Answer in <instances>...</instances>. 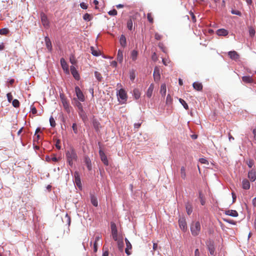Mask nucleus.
<instances>
[{"label": "nucleus", "mask_w": 256, "mask_h": 256, "mask_svg": "<svg viewBox=\"0 0 256 256\" xmlns=\"http://www.w3.org/2000/svg\"><path fill=\"white\" fill-rule=\"evenodd\" d=\"M66 157L67 162L70 166L73 165L74 162L78 158L75 150L72 148L67 150Z\"/></svg>", "instance_id": "1"}, {"label": "nucleus", "mask_w": 256, "mask_h": 256, "mask_svg": "<svg viewBox=\"0 0 256 256\" xmlns=\"http://www.w3.org/2000/svg\"><path fill=\"white\" fill-rule=\"evenodd\" d=\"M201 230L200 224L198 221L193 222L190 225V231L194 236H198Z\"/></svg>", "instance_id": "2"}, {"label": "nucleus", "mask_w": 256, "mask_h": 256, "mask_svg": "<svg viewBox=\"0 0 256 256\" xmlns=\"http://www.w3.org/2000/svg\"><path fill=\"white\" fill-rule=\"evenodd\" d=\"M117 95L120 102L124 104L126 101L127 95L126 91L124 89H120L117 92Z\"/></svg>", "instance_id": "3"}, {"label": "nucleus", "mask_w": 256, "mask_h": 256, "mask_svg": "<svg viewBox=\"0 0 256 256\" xmlns=\"http://www.w3.org/2000/svg\"><path fill=\"white\" fill-rule=\"evenodd\" d=\"M60 98H61V100H62V106H63L64 108V110L68 112L69 113L70 112V106L69 103L67 101L66 98H64V96L60 95Z\"/></svg>", "instance_id": "4"}, {"label": "nucleus", "mask_w": 256, "mask_h": 256, "mask_svg": "<svg viewBox=\"0 0 256 256\" xmlns=\"http://www.w3.org/2000/svg\"><path fill=\"white\" fill-rule=\"evenodd\" d=\"M74 182L76 184V186L80 189L82 188V183L80 180V174L78 172H75L74 173Z\"/></svg>", "instance_id": "5"}, {"label": "nucleus", "mask_w": 256, "mask_h": 256, "mask_svg": "<svg viewBox=\"0 0 256 256\" xmlns=\"http://www.w3.org/2000/svg\"><path fill=\"white\" fill-rule=\"evenodd\" d=\"M111 230L113 239L118 240V232L116 224L114 222H111Z\"/></svg>", "instance_id": "6"}, {"label": "nucleus", "mask_w": 256, "mask_h": 256, "mask_svg": "<svg viewBox=\"0 0 256 256\" xmlns=\"http://www.w3.org/2000/svg\"><path fill=\"white\" fill-rule=\"evenodd\" d=\"M154 78L156 82H158L160 78V70L158 67L156 66L154 72Z\"/></svg>", "instance_id": "7"}, {"label": "nucleus", "mask_w": 256, "mask_h": 256, "mask_svg": "<svg viewBox=\"0 0 256 256\" xmlns=\"http://www.w3.org/2000/svg\"><path fill=\"white\" fill-rule=\"evenodd\" d=\"M75 91L78 99L81 102H84V96L80 88L78 86H76L75 88Z\"/></svg>", "instance_id": "8"}, {"label": "nucleus", "mask_w": 256, "mask_h": 256, "mask_svg": "<svg viewBox=\"0 0 256 256\" xmlns=\"http://www.w3.org/2000/svg\"><path fill=\"white\" fill-rule=\"evenodd\" d=\"M179 226L182 230L186 231L187 230V224L184 218H180L178 220Z\"/></svg>", "instance_id": "9"}, {"label": "nucleus", "mask_w": 256, "mask_h": 256, "mask_svg": "<svg viewBox=\"0 0 256 256\" xmlns=\"http://www.w3.org/2000/svg\"><path fill=\"white\" fill-rule=\"evenodd\" d=\"M60 64L63 70L66 74H69L68 66L64 58L60 59Z\"/></svg>", "instance_id": "10"}, {"label": "nucleus", "mask_w": 256, "mask_h": 256, "mask_svg": "<svg viewBox=\"0 0 256 256\" xmlns=\"http://www.w3.org/2000/svg\"><path fill=\"white\" fill-rule=\"evenodd\" d=\"M70 72L76 80H78L80 79L79 74L74 66H70Z\"/></svg>", "instance_id": "11"}, {"label": "nucleus", "mask_w": 256, "mask_h": 256, "mask_svg": "<svg viewBox=\"0 0 256 256\" xmlns=\"http://www.w3.org/2000/svg\"><path fill=\"white\" fill-rule=\"evenodd\" d=\"M40 18H41L43 26L44 27L48 26V24H49V22L48 20L47 16L44 13H42L40 14Z\"/></svg>", "instance_id": "12"}, {"label": "nucleus", "mask_w": 256, "mask_h": 256, "mask_svg": "<svg viewBox=\"0 0 256 256\" xmlns=\"http://www.w3.org/2000/svg\"><path fill=\"white\" fill-rule=\"evenodd\" d=\"M248 178L251 182H254L256 180V171L254 170H250L248 173Z\"/></svg>", "instance_id": "13"}, {"label": "nucleus", "mask_w": 256, "mask_h": 256, "mask_svg": "<svg viewBox=\"0 0 256 256\" xmlns=\"http://www.w3.org/2000/svg\"><path fill=\"white\" fill-rule=\"evenodd\" d=\"M99 153L102 161L104 162V164L105 165L108 166V162L106 156L105 155L104 152L102 150H100Z\"/></svg>", "instance_id": "14"}, {"label": "nucleus", "mask_w": 256, "mask_h": 256, "mask_svg": "<svg viewBox=\"0 0 256 256\" xmlns=\"http://www.w3.org/2000/svg\"><path fill=\"white\" fill-rule=\"evenodd\" d=\"M154 89V86L152 84L148 87L146 93V96L148 98H150L152 96Z\"/></svg>", "instance_id": "15"}, {"label": "nucleus", "mask_w": 256, "mask_h": 256, "mask_svg": "<svg viewBox=\"0 0 256 256\" xmlns=\"http://www.w3.org/2000/svg\"><path fill=\"white\" fill-rule=\"evenodd\" d=\"M228 33V31L224 28L218 29L216 31V34L219 36H226Z\"/></svg>", "instance_id": "16"}, {"label": "nucleus", "mask_w": 256, "mask_h": 256, "mask_svg": "<svg viewBox=\"0 0 256 256\" xmlns=\"http://www.w3.org/2000/svg\"><path fill=\"white\" fill-rule=\"evenodd\" d=\"M225 214L230 216L236 217L238 216V212L235 210H228L226 211Z\"/></svg>", "instance_id": "17"}, {"label": "nucleus", "mask_w": 256, "mask_h": 256, "mask_svg": "<svg viewBox=\"0 0 256 256\" xmlns=\"http://www.w3.org/2000/svg\"><path fill=\"white\" fill-rule=\"evenodd\" d=\"M166 86L165 84H162L160 86V94L162 96H164L166 94Z\"/></svg>", "instance_id": "18"}, {"label": "nucleus", "mask_w": 256, "mask_h": 256, "mask_svg": "<svg viewBox=\"0 0 256 256\" xmlns=\"http://www.w3.org/2000/svg\"><path fill=\"white\" fill-rule=\"evenodd\" d=\"M125 241L126 245V248L125 250V252L128 255H130V253L128 250L132 248V245L126 238H125Z\"/></svg>", "instance_id": "19"}, {"label": "nucleus", "mask_w": 256, "mask_h": 256, "mask_svg": "<svg viewBox=\"0 0 256 256\" xmlns=\"http://www.w3.org/2000/svg\"><path fill=\"white\" fill-rule=\"evenodd\" d=\"M229 56L233 60H237L238 58V53L235 51H231L228 52Z\"/></svg>", "instance_id": "20"}, {"label": "nucleus", "mask_w": 256, "mask_h": 256, "mask_svg": "<svg viewBox=\"0 0 256 256\" xmlns=\"http://www.w3.org/2000/svg\"><path fill=\"white\" fill-rule=\"evenodd\" d=\"M242 188L245 190H248L250 188V183L247 180H244L242 182Z\"/></svg>", "instance_id": "21"}, {"label": "nucleus", "mask_w": 256, "mask_h": 256, "mask_svg": "<svg viewBox=\"0 0 256 256\" xmlns=\"http://www.w3.org/2000/svg\"><path fill=\"white\" fill-rule=\"evenodd\" d=\"M120 44L122 47H125L126 44V38L125 36L123 34L121 35L120 38Z\"/></svg>", "instance_id": "22"}, {"label": "nucleus", "mask_w": 256, "mask_h": 256, "mask_svg": "<svg viewBox=\"0 0 256 256\" xmlns=\"http://www.w3.org/2000/svg\"><path fill=\"white\" fill-rule=\"evenodd\" d=\"M84 162L86 163L88 170H91V169H92L91 160L88 156H86L84 158Z\"/></svg>", "instance_id": "23"}, {"label": "nucleus", "mask_w": 256, "mask_h": 256, "mask_svg": "<svg viewBox=\"0 0 256 256\" xmlns=\"http://www.w3.org/2000/svg\"><path fill=\"white\" fill-rule=\"evenodd\" d=\"M138 56V52L136 50H132L130 53V58L133 61L136 60Z\"/></svg>", "instance_id": "24"}, {"label": "nucleus", "mask_w": 256, "mask_h": 256, "mask_svg": "<svg viewBox=\"0 0 256 256\" xmlns=\"http://www.w3.org/2000/svg\"><path fill=\"white\" fill-rule=\"evenodd\" d=\"M117 60L122 62L123 60V52L121 50H118L117 55Z\"/></svg>", "instance_id": "25"}, {"label": "nucleus", "mask_w": 256, "mask_h": 256, "mask_svg": "<svg viewBox=\"0 0 256 256\" xmlns=\"http://www.w3.org/2000/svg\"><path fill=\"white\" fill-rule=\"evenodd\" d=\"M132 94L136 100L138 99L140 96V92L138 88H134L133 90Z\"/></svg>", "instance_id": "26"}, {"label": "nucleus", "mask_w": 256, "mask_h": 256, "mask_svg": "<svg viewBox=\"0 0 256 256\" xmlns=\"http://www.w3.org/2000/svg\"><path fill=\"white\" fill-rule=\"evenodd\" d=\"M194 88L197 90H200L202 88V86L201 83L194 82L193 83Z\"/></svg>", "instance_id": "27"}, {"label": "nucleus", "mask_w": 256, "mask_h": 256, "mask_svg": "<svg viewBox=\"0 0 256 256\" xmlns=\"http://www.w3.org/2000/svg\"><path fill=\"white\" fill-rule=\"evenodd\" d=\"M242 81L246 83H252L253 80L250 76H244L242 77Z\"/></svg>", "instance_id": "28"}, {"label": "nucleus", "mask_w": 256, "mask_h": 256, "mask_svg": "<svg viewBox=\"0 0 256 256\" xmlns=\"http://www.w3.org/2000/svg\"><path fill=\"white\" fill-rule=\"evenodd\" d=\"M186 208L187 212V214L190 215L192 214V206L190 204H186Z\"/></svg>", "instance_id": "29"}, {"label": "nucleus", "mask_w": 256, "mask_h": 256, "mask_svg": "<svg viewBox=\"0 0 256 256\" xmlns=\"http://www.w3.org/2000/svg\"><path fill=\"white\" fill-rule=\"evenodd\" d=\"M90 201L92 204L94 206H97L98 205V202L97 201L96 198L93 195H92L90 196Z\"/></svg>", "instance_id": "30"}, {"label": "nucleus", "mask_w": 256, "mask_h": 256, "mask_svg": "<svg viewBox=\"0 0 256 256\" xmlns=\"http://www.w3.org/2000/svg\"><path fill=\"white\" fill-rule=\"evenodd\" d=\"M180 176H181L182 178L184 180L186 178V168L184 166L181 167Z\"/></svg>", "instance_id": "31"}, {"label": "nucleus", "mask_w": 256, "mask_h": 256, "mask_svg": "<svg viewBox=\"0 0 256 256\" xmlns=\"http://www.w3.org/2000/svg\"><path fill=\"white\" fill-rule=\"evenodd\" d=\"M118 246L119 250L121 251H123L124 244L122 240H118Z\"/></svg>", "instance_id": "32"}, {"label": "nucleus", "mask_w": 256, "mask_h": 256, "mask_svg": "<svg viewBox=\"0 0 256 256\" xmlns=\"http://www.w3.org/2000/svg\"><path fill=\"white\" fill-rule=\"evenodd\" d=\"M92 16L86 13L83 16V18L86 21H90L92 19Z\"/></svg>", "instance_id": "33"}, {"label": "nucleus", "mask_w": 256, "mask_h": 256, "mask_svg": "<svg viewBox=\"0 0 256 256\" xmlns=\"http://www.w3.org/2000/svg\"><path fill=\"white\" fill-rule=\"evenodd\" d=\"M199 198L200 199V202L202 205H204L205 204L206 202L205 200H204V196L202 192H199Z\"/></svg>", "instance_id": "34"}, {"label": "nucleus", "mask_w": 256, "mask_h": 256, "mask_svg": "<svg viewBox=\"0 0 256 256\" xmlns=\"http://www.w3.org/2000/svg\"><path fill=\"white\" fill-rule=\"evenodd\" d=\"M45 41H46V46L48 50H50L52 48V46H51V43H50V39L48 38H46Z\"/></svg>", "instance_id": "35"}, {"label": "nucleus", "mask_w": 256, "mask_h": 256, "mask_svg": "<svg viewBox=\"0 0 256 256\" xmlns=\"http://www.w3.org/2000/svg\"><path fill=\"white\" fill-rule=\"evenodd\" d=\"M179 102H180L183 106L184 108L186 110H188V104L186 103V102L182 98H179Z\"/></svg>", "instance_id": "36"}, {"label": "nucleus", "mask_w": 256, "mask_h": 256, "mask_svg": "<svg viewBox=\"0 0 256 256\" xmlns=\"http://www.w3.org/2000/svg\"><path fill=\"white\" fill-rule=\"evenodd\" d=\"M172 98L171 97L170 94H168V96H166V104L170 105V104H172Z\"/></svg>", "instance_id": "37"}, {"label": "nucleus", "mask_w": 256, "mask_h": 256, "mask_svg": "<svg viewBox=\"0 0 256 256\" xmlns=\"http://www.w3.org/2000/svg\"><path fill=\"white\" fill-rule=\"evenodd\" d=\"M91 50H92V54L94 56H98L100 54V52H98L97 50H95L94 49V47H91Z\"/></svg>", "instance_id": "38"}, {"label": "nucleus", "mask_w": 256, "mask_h": 256, "mask_svg": "<svg viewBox=\"0 0 256 256\" xmlns=\"http://www.w3.org/2000/svg\"><path fill=\"white\" fill-rule=\"evenodd\" d=\"M79 114L80 117L82 118V120L84 122L86 119V116L84 112H83L82 110H80Z\"/></svg>", "instance_id": "39"}, {"label": "nucleus", "mask_w": 256, "mask_h": 256, "mask_svg": "<svg viewBox=\"0 0 256 256\" xmlns=\"http://www.w3.org/2000/svg\"><path fill=\"white\" fill-rule=\"evenodd\" d=\"M12 104L14 108H18L20 106L19 101L18 100L15 99L12 100Z\"/></svg>", "instance_id": "40"}, {"label": "nucleus", "mask_w": 256, "mask_h": 256, "mask_svg": "<svg viewBox=\"0 0 256 256\" xmlns=\"http://www.w3.org/2000/svg\"><path fill=\"white\" fill-rule=\"evenodd\" d=\"M8 30L6 28H3L0 30V34L2 35L6 34L8 32Z\"/></svg>", "instance_id": "41"}, {"label": "nucleus", "mask_w": 256, "mask_h": 256, "mask_svg": "<svg viewBox=\"0 0 256 256\" xmlns=\"http://www.w3.org/2000/svg\"><path fill=\"white\" fill-rule=\"evenodd\" d=\"M94 76L96 77V78L98 80V81H100L102 80V76H101V74L100 72H94Z\"/></svg>", "instance_id": "42"}, {"label": "nucleus", "mask_w": 256, "mask_h": 256, "mask_svg": "<svg viewBox=\"0 0 256 256\" xmlns=\"http://www.w3.org/2000/svg\"><path fill=\"white\" fill-rule=\"evenodd\" d=\"M50 124L52 127H54L56 126V122L52 116H50Z\"/></svg>", "instance_id": "43"}, {"label": "nucleus", "mask_w": 256, "mask_h": 256, "mask_svg": "<svg viewBox=\"0 0 256 256\" xmlns=\"http://www.w3.org/2000/svg\"><path fill=\"white\" fill-rule=\"evenodd\" d=\"M208 250L212 255H214V248L212 245L208 246Z\"/></svg>", "instance_id": "44"}, {"label": "nucleus", "mask_w": 256, "mask_h": 256, "mask_svg": "<svg viewBox=\"0 0 256 256\" xmlns=\"http://www.w3.org/2000/svg\"><path fill=\"white\" fill-rule=\"evenodd\" d=\"M127 26L128 30H132V22L131 20H130L128 22Z\"/></svg>", "instance_id": "45"}, {"label": "nucleus", "mask_w": 256, "mask_h": 256, "mask_svg": "<svg viewBox=\"0 0 256 256\" xmlns=\"http://www.w3.org/2000/svg\"><path fill=\"white\" fill-rule=\"evenodd\" d=\"M70 60L72 64H74L76 62V60L74 56H70Z\"/></svg>", "instance_id": "46"}, {"label": "nucleus", "mask_w": 256, "mask_h": 256, "mask_svg": "<svg viewBox=\"0 0 256 256\" xmlns=\"http://www.w3.org/2000/svg\"><path fill=\"white\" fill-rule=\"evenodd\" d=\"M199 162L201 164H208V161L204 158H200L199 159Z\"/></svg>", "instance_id": "47"}, {"label": "nucleus", "mask_w": 256, "mask_h": 256, "mask_svg": "<svg viewBox=\"0 0 256 256\" xmlns=\"http://www.w3.org/2000/svg\"><path fill=\"white\" fill-rule=\"evenodd\" d=\"M108 14L110 16H114L117 14V11L116 10L114 9L112 10L109 11L108 12Z\"/></svg>", "instance_id": "48"}, {"label": "nucleus", "mask_w": 256, "mask_h": 256, "mask_svg": "<svg viewBox=\"0 0 256 256\" xmlns=\"http://www.w3.org/2000/svg\"><path fill=\"white\" fill-rule=\"evenodd\" d=\"M158 246L156 243L153 244L152 246V255H154V251L156 250L158 248Z\"/></svg>", "instance_id": "49"}, {"label": "nucleus", "mask_w": 256, "mask_h": 256, "mask_svg": "<svg viewBox=\"0 0 256 256\" xmlns=\"http://www.w3.org/2000/svg\"><path fill=\"white\" fill-rule=\"evenodd\" d=\"M249 34L251 37H252L254 36L255 34V30L254 28H250L249 29Z\"/></svg>", "instance_id": "50"}, {"label": "nucleus", "mask_w": 256, "mask_h": 256, "mask_svg": "<svg viewBox=\"0 0 256 256\" xmlns=\"http://www.w3.org/2000/svg\"><path fill=\"white\" fill-rule=\"evenodd\" d=\"M8 100L9 102H11L12 100V96L11 93L9 92L6 94Z\"/></svg>", "instance_id": "51"}, {"label": "nucleus", "mask_w": 256, "mask_h": 256, "mask_svg": "<svg viewBox=\"0 0 256 256\" xmlns=\"http://www.w3.org/2000/svg\"><path fill=\"white\" fill-rule=\"evenodd\" d=\"M158 46L162 50V51L164 52H166V48H164V44L162 43H161V42L159 43L158 44Z\"/></svg>", "instance_id": "52"}, {"label": "nucleus", "mask_w": 256, "mask_h": 256, "mask_svg": "<svg viewBox=\"0 0 256 256\" xmlns=\"http://www.w3.org/2000/svg\"><path fill=\"white\" fill-rule=\"evenodd\" d=\"M247 164L249 168H252V166L254 165L253 160H248V161L247 162Z\"/></svg>", "instance_id": "53"}, {"label": "nucleus", "mask_w": 256, "mask_h": 256, "mask_svg": "<svg viewBox=\"0 0 256 256\" xmlns=\"http://www.w3.org/2000/svg\"><path fill=\"white\" fill-rule=\"evenodd\" d=\"M72 130L75 134L78 132V129L76 124V123H74L72 126Z\"/></svg>", "instance_id": "54"}, {"label": "nucleus", "mask_w": 256, "mask_h": 256, "mask_svg": "<svg viewBox=\"0 0 256 256\" xmlns=\"http://www.w3.org/2000/svg\"><path fill=\"white\" fill-rule=\"evenodd\" d=\"M80 6L82 9H86L88 8V5L82 2L80 4Z\"/></svg>", "instance_id": "55"}, {"label": "nucleus", "mask_w": 256, "mask_h": 256, "mask_svg": "<svg viewBox=\"0 0 256 256\" xmlns=\"http://www.w3.org/2000/svg\"><path fill=\"white\" fill-rule=\"evenodd\" d=\"M152 60L156 62L158 60V56L156 52H154L152 56Z\"/></svg>", "instance_id": "56"}, {"label": "nucleus", "mask_w": 256, "mask_h": 256, "mask_svg": "<svg viewBox=\"0 0 256 256\" xmlns=\"http://www.w3.org/2000/svg\"><path fill=\"white\" fill-rule=\"evenodd\" d=\"M148 19L150 22H151V23L153 22V19H152L151 14L150 13H148Z\"/></svg>", "instance_id": "57"}, {"label": "nucleus", "mask_w": 256, "mask_h": 256, "mask_svg": "<svg viewBox=\"0 0 256 256\" xmlns=\"http://www.w3.org/2000/svg\"><path fill=\"white\" fill-rule=\"evenodd\" d=\"M231 12L232 14H236L238 16H240L241 14V12L238 10H232Z\"/></svg>", "instance_id": "58"}, {"label": "nucleus", "mask_w": 256, "mask_h": 256, "mask_svg": "<svg viewBox=\"0 0 256 256\" xmlns=\"http://www.w3.org/2000/svg\"><path fill=\"white\" fill-rule=\"evenodd\" d=\"M224 220L228 223L231 224H235L236 222L233 220H230L227 219H224Z\"/></svg>", "instance_id": "59"}, {"label": "nucleus", "mask_w": 256, "mask_h": 256, "mask_svg": "<svg viewBox=\"0 0 256 256\" xmlns=\"http://www.w3.org/2000/svg\"><path fill=\"white\" fill-rule=\"evenodd\" d=\"M154 36L155 38L157 40H160L162 38V36L158 34V33H156Z\"/></svg>", "instance_id": "60"}, {"label": "nucleus", "mask_w": 256, "mask_h": 256, "mask_svg": "<svg viewBox=\"0 0 256 256\" xmlns=\"http://www.w3.org/2000/svg\"><path fill=\"white\" fill-rule=\"evenodd\" d=\"M110 66H112L113 67H116L117 66V62L116 61H112L110 63Z\"/></svg>", "instance_id": "61"}, {"label": "nucleus", "mask_w": 256, "mask_h": 256, "mask_svg": "<svg viewBox=\"0 0 256 256\" xmlns=\"http://www.w3.org/2000/svg\"><path fill=\"white\" fill-rule=\"evenodd\" d=\"M60 140H58L56 142V148L58 149V150H60Z\"/></svg>", "instance_id": "62"}, {"label": "nucleus", "mask_w": 256, "mask_h": 256, "mask_svg": "<svg viewBox=\"0 0 256 256\" xmlns=\"http://www.w3.org/2000/svg\"><path fill=\"white\" fill-rule=\"evenodd\" d=\"M102 238V237L100 236H97L95 238V241L94 242L98 243V242Z\"/></svg>", "instance_id": "63"}, {"label": "nucleus", "mask_w": 256, "mask_h": 256, "mask_svg": "<svg viewBox=\"0 0 256 256\" xmlns=\"http://www.w3.org/2000/svg\"><path fill=\"white\" fill-rule=\"evenodd\" d=\"M194 256H200V254L198 249H196L194 251Z\"/></svg>", "instance_id": "64"}]
</instances>
